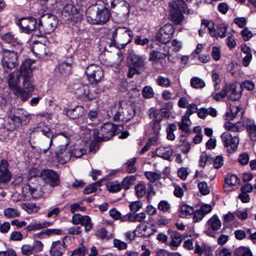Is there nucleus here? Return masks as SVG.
Returning a JSON list of instances; mask_svg holds the SVG:
<instances>
[{"mask_svg": "<svg viewBox=\"0 0 256 256\" xmlns=\"http://www.w3.org/2000/svg\"><path fill=\"white\" fill-rule=\"evenodd\" d=\"M18 24L22 30L26 32L34 30L36 28V20L32 18H24L19 20Z\"/></svg>", "mask_w": 256, "mask_h": 256, "instance_id": "18", "label": "nucleus"}, {"mask_svg": "<svg viewBox=\"0 0 256 256\" xmlns=\"http://www.w3.org/2000/svg\"><path fill=\"white\" fill-rule=\"evenodd\" d=\"M168 233L171 239L170 245L175 247L179 246L184 238L182 234L176 231H173L170 230H168Z\"/></svg>", "mask_w": 256, "mask_h": 256, "instance_id": "29", "label": "nucleus"}, {"mask_svg": "<svg viewBox=\"0 0 256 256\" xmlns=\"http://www.w3.org/2000/svg\"><path fill=\"white\" fill-rule=\"evenodd\" d=\"M54 16L47 13L42 16V18L39 20L38 24H42V22L43 21L46 26H51L52 28H53L54 26V23L52 21H54Z\"/></svg>", "mask_w": 256, "mask_h": 256, "instance_id": "42", "label": "nucleus"}, {"mask_svg": "<svg viewBox=\"0 0 256 256\" xmlns=\"http://www.w3.org/2000/svg\"><path fill=\"white\" fill-rule=\"evenodd\" d=\"M176 126L174 123L168 124L166 129V138L170 140H174L175 139V135L174 132L176 130Z\"/></svg>", "mask_w": 256, "mask_h": 256, "instance_id": "47", "label": "nucleus"}, {"mask_svg": "<svg viewBox=\"0 0 256 256\" xmlns=\"http://www.w3.org/2000/svg\"><path fill=\"white\" fill-rule=\"evenodd\" d=\"M81 126H80V130L84 134H89L88 138L90 139L92 138V135L93 136V138L94 140H96L94 138V135H96V129H92L90 128H88V126L87 123H84V118H82L80 120Z\"/></svg>", "mask_w": 256, "mask_h": 256, "instance_id": "35", "label": "nucleus"}, {"mask_svg": "<svg viewBox=\"0 0 256 256\" xmlns=\"http://www.w3.org/2000/svg\"><path fill=\"white\" fill-rule=\"evenodd\" d=\"M208 228L204 233L211 237H215L216 232L222 226L221 222L216 214H214L207 222Z\"/></svg>", "mask_w": 256, "mask_h": 256, "instance_id": "14", "label": "nucleus"}, {"mask_svg": "<svg viewBox=\"0 0 256 256\" xmlns=\"http://www.w3.org/2000/svg\"><path fill=\"white\" fill-rule=\"evenodd\" d=\"M135 180V177L134 176L126 177L123 179L120 184L122 188L124 190L128 189L134 184Z\"/></svg>", "mask_w": 256, "mask_h": 256, "instance_id": "51", "label": "nucleus"}, {"mask_svg": "<svg viewBox=\"0 0 256 256\" xmlns=\"http://www.w3.org/2000/svg\"><path fill=\"white\" fill-rule=\"evenodd\" d=\"M13 93L18 98H20L22 101H26L32 94L23 88L19 86L12 90Z\"/></svg>", "mask_w": 256, "mask_h": 256, "instance_id": "30", "label": "nucleus"}, {"mask_svg": "<svg viewBox=\"0 0 256 256\" xmlns=\"http://www.w3.org/2000/svg\"><path fill=\"white\" fill-rule=\"evenodd\" d=\"M33 52L38 58H43L46 56L48 53V48L46 46L38 42H35L32 48Z\"/></svg>", "mask_w": 256, "mask_h": 256, "instance_id": "28", "label": "nucleus"}, {"mask_svg": "<svg viewBox=\"0 0 256 256\" xmlns=\"http://www.w3.org/2000/svg\"><path fill=\"white\" fill-rule=\"evenodd\" d=\"M138 236L143 238H148L156 232V230L152 226H142L139 224L136 228Z\"/></svg>", "mask_w": 256, "mask_h": 256, "instance_id": "26", "label": "nucleus"}, {"mask_svg": "<svg viewBox=\"0 0 256 256\" xmlns=\"http://www.w3.org/2000/svg\"><path fill=\"white\" fill-rule=\"evenodd\" d=\"M76 94L81 97L90 98L89 96V86L86 84H82L75 90Z\"/></svg>", "mask_w": 256, "mask_h": 256, "instance_id": "38", "label": "nucleus"}, {"mask_svg": "<svg viewBox=\"0 0 256 256\" xmlns=\"http://www.w3.org/2000/svg\"><path fill=\"white\" fill-rule=\"evenodd\" d=\"M227 96L232 101H236L242 96V89L236 83L226 84Z\"/></svg>", "mask_w": 256, "mask_h": 256, "instance_id": "16", "label": "nucleus"}, {"mask_svg": "<svg viewBox=\"0 0 256 256\" xmlns=\"http://www.w3.org/2000/svg\"><path fill=\"white\" fill-rule=\"evenodd\" d=\"M149 116L152 118L150 126L154 135H159L161 130L160 122L163 118V115L158 110L154 108L150 110Z\"/></svg>", "mask_w": 256, "mask_h": 256, "instance_id": "11", "label": "nucleus"}, {"mask_svg": "<svg viewBox=\"0 0 256 256\" xmlns=\"http://www.w3.org/2000/svg\"><path fill=\"white\" fill-rule=\"evenodd\" d=\"M224 128L228 130L233 132H240L243 130V126L238 124H233L230 122H226L224 124Z\"/></svg>", "mask_w": 256, "mask_h": 256, "instance_id": "45", "label": "nucleus"}, {"mask_svg": "<svg viewBox=\"0 0 256 256\" xmlns=\"http://www.w3.org/2000/svg\"><path fill=\"white\" fill-rule=\"evenodd\" d=\"M194 252L199 256H201L204 252L206 256H214L211 248L204 243L200 244L196 242Z\"/></svg>", "mask_w": 256, "mask_h": 256, "instance_id": "27", "label": "nucleus"}, {"mask_svg": "<svg viewBox=\"0 0 256 256\" xmlns=\"http://www.w3.org/2000/svg\"><path fill=\"white\" fill-rule=\"evenodd\" d=\"M73 59L72 56L58 64V69L62 73L68 74L72 69Z\"/></svg>", "mask_w": 256, "mask_h": 256, "instance_id": "32", "label": "nucleus"}, {"mask_svg": "<svg viewBox=\"0 0 256 256\" xmlns=\"http://www.w3.org/2000/svg\"><path fill=\"white\" fill-rule=\"evenodd\" d=\"M40 177L50 186L56 187L60 184V176L51 169H44L40 173Z\"/></svg>", "mask_w": 256, "mask_h": 256, "instance_id": "10", "label": "nucleus"}, {"mask_svg": "<svg viewBox=\"0 0 256 256\" xmlns=\"http://www.w3.org/2000/svg\"><path fill=\"white\" fill-rule=\"evenodd\" d=\"M108 190L112 192H117L122 188L121 184L118 181L110 182L107 183Z\"/></svg>", "mask_w": 256, "mask_h": 256, "instance_id": "48", "label": "nucleus"}, {"mask_svg": "<svg viewBox=\"0 0 256 256\" xmlns=\"http://www.w3.org/2000/svg\"><path fill=\"white\" fill-rule=\"evenodd\" d=\"M9 120L12 122V126L9 128L10 129H15L17 126L23 124L16 113L13 116H9Z\"/></svg>", "mask_w": 256, "mask_h": 256, "instance_id": "59", "label": "nucleus"}, {"mask_svg": "<svg viewBox=\"0 0 256 256\" xmlns=\"http://www.w3.org/2000/svg\"><path fill=\"white\" fill-rule=\"evenodd\" d=\"M122 112V108L120 104H114L109 108L106 114L108 118H112L114 121H118L120 120V114Z\"/></svg>", "mask_w": 256, "mask_h": 256, "instance_id": "24", "label": "nucleus"}, {"mask_svg": "<svg viewBox=\"0 0 256 256\" xmlns=\"http://www.w3.org/2000/svg\"><path fill=\"white\" fill-rule=\"evenodd\" d=\"M228 30V26L224 24H219L216 25V38L218 39L219 37L224 38L226 36Z\"/></svg>", "mask_w": 256, "mask_h": 256, "instance_id": "44", "label": "nucleus"}, {"mask_svg": "<svg viewBox=\"0 0 256 256\" xmlns=\"http://www.w3.org/2000/svg\"><path fill=\"white\" fill-rule=\"evenodd\" d=\"M222 141L224 146L227 148L230 152H235L239 144V138L237 136H232L228 132H225L221 135Z\"/></svg>", "mask_w": 256, "mask_h": 256, "instance_id": "12", "label": "nucleus"}, {"mask_svg": "<svg viewBox=\"0 0 256 256\" xmlns=\"http://www.w3.org/2000/svg\"><path fill=\"white\" fill-rule=\"evenodd\" d=\"M40 4L43 6V10L46 11L47 10H51L53 6L56 3V0H38Z\"/></svg>", "mask_w": 256, "mask_h": 256, "instance_id": "55", "label": "nucleus"}, {"mask_svg": "<svg viewBox=\"0 0 256 256\" xmlns=\"http://www.w3.org/2000/svg\"><path fill=\"white\" fill-rule=\"evenodd\" d=\"M194 212V208L187 204H182L179 210V216L182 218H186L190 216Z\"/></svg>", "mask_w": 256, "mask_h": 256, "instance_id": "37", "label": "nucleus"}, {"mask_svg": "<svg viewBox=\"0 0 256 256\" xmlns=\"http://www.w3.org/2000/svg\"><path fill=\"white\" fill-rule=\"evenodd\" d=\"M43 248V244L40 241L36 240L32 245L28 244L22 245L21 247V252L23 255L28 256L42 252Z\"/></svg>", "mask_w": 256, "mask_h": 256, "instance_id": "15", "label": "nucleus"}, {"mask_svg": "<svg viewBox=\"0 0 256 256\" xmlns=\"http://www.w3.org/2000/svg\"><path fill=\"white\" fill-rule=\"evenodd\" d=\"M72 134L70 132H63L58 134L56 137V148L55 157L58 162L64 164L70 160L73 156L72 151L68 148Z\"/></svg>", "mask_w": 256, "mask_h": 256, "instance_id": "1", "label": "nucleus"}, {"mask_svg": "<svg viewBox=\"0 0 256 256\" xmlns=\"http://www.w3.org/2000/svg\"><path fill=\"white\" fill-rule=\"evenodd\" d=\"M85 73L92 84H97L104 78V72L102 68L95 64H90L86 69Z\"/></svg>", "mask_w": 256, "mask_h": 256, "instance_id": "8", "label": "nucleus"}, {"mask_svg": "<svg viewBox=\"0 0 256 256\" xmlns=\"http://www.w3.org/2000/svg\"><path fill=\"white\" fill-rule=\"evenodd\" d=\"M224 188L226 191L232 190V188H230V186L236 185L239 182V179L237 176L234 174H228L224 179Z\"/></svg>", "mask_w": 256, "mask_h": 256, "instance_id": "31", "label": "nucleus"}, {"mask_svg": "<svg viewBox=\"0 0 256 256\" xmlns=\"http://www.w3.org/2000/svg\"><path fill=\"white\" fill-rule=\"evenodd\" d=\"M174 32L173 26L171 24H166L160 28L156 34L154 40L161 44H166L171 40Z\"/></svg>", "mask_w": 256, "mask_h": 256, "instance_id": "7", "label": "nucleus"}, {"mask_svg": "<svg viewBox=\"0 0 256 256\" xmlns=\"http://www.w3.org/2000/svg\"><path fill=\"white\" fill-rule=\"evenodd\" d=\"M83 108L80 106H76L74 108L68 110L66 115L72 119H76L82 116L83 114Z\"/></svg>", "mask_w": 256, "mask_h": 256, "instance_id": "36", "label": "nucleus"}, {"mask_svg": "<svg viewBox=\"0 0 256 256\" xmlns=\"http://www.w3.org/2000/svg\"><path fill=\"white\" fill-rule=\"evenodd\" d=\"M52 224V222H44L38 223L32 222L26 226V228L28 231H32L35 230H40L50 226Z\"/></svg>", "mask_w": 256, "mask_h": 256, "instance_id": "39", "label": "nucleus"}, {"mask_svg": "<svg viewBox=\"0 0 256 256\" xmlns=\"http://www.w3.org/2000/svg\"><path fill=\"white\" fill-rule=\"evenodd\" d=\"M24 124H27L30 120L29 114L22 108H18L14 112Z\"/></svg>", "mask_w": 256, "mask_h": 256, "instance_id": "43", "label": "nucleus"}, {"mask_svg": "<svg viewBox=\"0 0 256 256\" xmlns=\"http://www.w3.org/2000/svg\"><path fill=\"white\" fill-rule=\"evenodd\" d=\"M4 214L8 218H14L20 216V212L16 208H6L4 211Z\"/></svg>", "mask_w": 256, "mask_h": 256, "instance_id": "53", "label": "nucleus"}, {"mask_svg": "<svg viewBox=\"0 0 256 256\" xmlns=\"http://www.w3.org/2000/svg\"><path fill=\"white\" fill-rule=\"evenodd\" d=\"M22 70L23 77V88L32 94L35 88V84L32 78L30 60H26L22 64Z\"/></svg>", "mask_w": 256, "mask_h": 256, "instance_id": "3", "label": "nucleus"}, {"mask_svg": "<svg viewBox=\"0 0 256 256\" xmlns=\"http://www.w3.org/2000/svg\"><path fill=\"white\" fill-rule=\"evenodd\" d=\"M166 54H163L156 50H152L150 53L149 60L152 62L153 64L160 63L162 68H164L166 64L165 58Z\"/></svg>", "mask_w": 256, "mask_h": 256, "instance_id": "21", "label": "nucleus"}, {"mask_svg": "<svg viewBox=\"0 0 256 256\" xmlns=\"http://www.w3.org/2000/svg\"><path fill=\"white\" fill-rule=\"evenodd\" d=\"M156 154L159 157L165 160H168L173 153V150L170 148L160 146L156 148Z\"/></svg>", "mask_w": 256, "mask_h": 256, "instance_id": "34", "label": "nucleus"}, {"mask_svg": "<svg viewBox=\"0 0 256 256\" xmlns=\"http://www.w3.org/2000/svg\"><path fill=\"white\" fill-rule=\"evenodd\" d=\"M145 176L151 182H154L156 180H158L160 177V174L152 172H145Z\"/></svg>", "mask_w": 256, "mask_h": 256, "instance_id": "62", "label": "nucleus"}, {"mask_svg": "<svg viewBox=\"0 0 256 256\" xmlns=\"http://www.w3.org/2000/svg\"><path fill=\"white\" fill-rule=\"evenodd\" d=\"M2 40L7 43H10L13 46H16L19 42L17 40V38H15L11 32H8L2 36Z\"/></svg>", "mask_w": 256, "mask_h": 256, "instance_id": "56", "label": "nucleus"}, {"mask_svg": "<svg viewBox=\"0 0 256 256\" xmlns=\"http://www.w3.org/2000/svg\"><path fill=\"white\" fill-rule=\"evenodd\" d=\"M116 128V126L112 123H105L100 130H96L94 138L98 140H108L115 134Z\"/></svg>", "mask_w": 256, "mask_h": 256, "instance_id": "6", "label": "nucleus"}, {"mask_svg": "<svg viewBox=\"0 0 256 256\" xmlns=\"http://www.w3.org/2000/svg\"><path fill=\"white\" fill-rule=\"evenodd\" d=\"M170 16V20L176 24H180L184 20V16L182 12H186L187 6L184 0L176 2L172 1L169 3Z\"/></svg>", "mask_w": 256, "mask_h": 256, "instance_id": "2", "label": "nucleus"}, {"mask_svg": "<svg viewBox=\"0 0 256 256\" xmlns=\"http://www.w3.org/2000/svg\"><path fill=\"white\" fill-rule=\"evenodd\" d=\"M102 121V117L96 110H90L88 114L87 117L84 118V123H87L88 126L92 127L98 124Z\"/></svg>", "mask_w": 256, "mask_h": 256, "instance_id": "20", "label": "nucleus"}, {"mask_svg": "<svg viewBox=\"0 0 256 256\" xmlns=\"http://www.w3.org/2000/svg\"><path fill=\"white\" fill-rule=\"evenodd\" d=\"M178 104L180 108H186V110H188L191 106H194L196 108V112L198 110L197 105L194 103L189 104L188 100L186 97L180 98L178 101Z\"/></svg>", "mask_w": 256, "mask_h": 256, "instance_id": "46", "label": "nucleus"}, {"mask_svg": "<svg viewBox=\"0 0 256 256\" xmlns=\"http://www.w3.org/2000/svg\"><path fill=\"white\" fill-rule=\"evenodd\" d=\"M135 190L138 198L142 197L146 193V188L144 184H139L136 186Z\"/></svg>", "mask_w": 256, "mask_h": 256, "instance_id": "64", "label": "nucleus"}, {"mask_svg": "<svg viewBox=\"0 0 256 256\" xmlns=\"http://www.w3.org/2000/svg\"><path fill=\"white\" fill-rule=\"evenodd\" d=\"M66 244L64 241H56L52 243L50 254L52 256H62L65 251Z\"/></svg>", "mask_w": 256, "mask_h": 256, "instance_id": "23", "label": "nucleus"}, {"mask_svg": "<svg viewBox=\"0 0 256 256\" xmlns=\"http://www.w3.org/2000/svg\"><path fill=\"white\" fill-rule=\"evenodd\" d=\"M130 66L136 68L139 72H144L145 70L144 58L134 53L130 52Z\"/></svg>", "mask_w": 256, "mask_h": 256, "instance_id": "19", "label": "nucleus"}, {"mask_svg": "<svg viewBox=\"0 0 256 256\" xmlns=\"http://www.w3.org/2000/svg\"><path fill=\"white\" fill-rule=\"evenodd\" d=\"M100 185L101 182L100 180L90 184L84 188V194H89L92 192H94L97 190L98 188Z\"/></svg>", "mask_w": 256, "mask_h": 256, "instance_id": "54", "label": "nucleus"}, {"mask_svg": "<svg viewBox=\"0 0 256 256\" xmlns=\"http://www.w3.org/2000/svg\"><path fill=\"white\" fill-rule=\"evenodd\" d=\"M40 131L44 136L41 140L40 150V152L46 153L52 146L53 139L56 140V137L58 136V134L56 136L53 135L50 132V128L47 126H44L41 128Z\"/></svg>", "mask_w": 256, "mask_h": 256, "instance_id": "9", "label": "nucleus"}, {"mask_svg": "<svg viewBox=\"0 0 256 256\" xmlns=\"http://www.w3.org/2000/svg\"><path fill=\"white\" fill-rule=\"evenodd\" d=\"M21 207L28 214L36 212L38 210V208L34 203H24L21 204Z\"/></svg>", "mask_w": 256, "mask_h": 256, "instance_id": "57", "label": "nucleus"}, {"mask_svg": "<svg viewBox=\"0 0 256 256\" xmlns=\"http://www.w3.org/2000/svg\"><path fill=\"white\" fill-rule=\"evenodd\" d=\"M135 110L132 106H128L124 110L122 109V112L120 114V120L123 122H126L133 118L135 115Z\"/></svg>", "mask_w": 256, "mask_h": 256, "instance_id": "33", "label": "nucleus"}, {"mask_svg": "<svg viewBox=\"0 0 256 256\" xmlns=\"http://www.w3.org/2000/svg\"><path fill=\"white\" fill-rule=\"evenodd\" d=\"M235 256H252L250 250L246 247L240 246L236 248L234 252Z\"/></svg>", "mask_w": 256, "mask_h": 256, "instance_id": "49", "label": "nucleus"}, {"mask_svg": "<svg viewBox=\"0 0 256 256\" xmlns=\"http://www.w3.org/2000/svg\"><path fill=\"white\" fill-rule=\"evenodd\" d=\"M249 136L252 141H256V125L254 122L250 121L246 124Z\"/></svg>", "mask_w": 256, "mask_h": 256, "instance_id": "41", "label": "nucleus"}, {"mask_svg": "<svg viewBox=\"0 0 256 256\" xmlns=\"http://www.w3.org/2000/svg\"><path fill=\"white\" fill-rule=\"evenodd\" d=\"M243 110L240 106H230V112L226 113V119L228 120H232L234 118H240L242 116Z\"/></svg>", "mask_w": 256, "mask_h": 256, "instance_id": "25", "label": "nucleus"}, {"mask_svg": "<svg viewBox=\"0 0 256 256\" xmlns=\"http://www.w3.org/2000/svg\"><path fill=\"white\" fill-rule=\"evenodd\" d=\"M111 14L109 10L106 6L102 8H97L95 15L88 16L92 22L94 24H102L110 19Z\"/></svg>", "mask_w": 256, "mask_h": 256, "instance_id": "13", "label": "nucleus"}, {"mask_svg": "<svg viewBox=\"0 0 256 256\" xmlns=\"http://www.w3.org/2000/svg\"><path fill=\"white\" fill-rule=\"evenodd\" d=\"M18 53L12 50H4L2 62L7 72L16 67L18 64Z\"/></svg>", "mask_w": 256, "mask_h": 256, "instance_id": "5", "label": "nucleus"}, {"mask_svg": "<svg viewBox=\"0 0 256 256\" xmlns=\"http://www.w3.org/2000/svg\"><path fill=\"white\" fill-rule=\"evenodd\" d=\"M143 96L146 98H150L154 96V92L150 86H146L142 90Z\"/></svg>", "mask_w": 256, "mask_h": 256, "instance_id": "61", "label": "nucleus"}, {"mask_svg": "<svg viewBox=\"0 0 256 256\" xmlns=\"http://www.w3.org/2000/svg\"><path fill=\"white\" fill-rule=\"evenodd\" d=\"M62 234V230L60 229L48 228L42 230L38 234V237L40 238H45L46 236L58 235Z\"/></svg>", "mask_w": 256, "mask_h": 256, "instance_id": "40", "label": "nucleus"}, {"mask_svg": "<svg viewBox=\"0 0 256 256\" xmlns=\"http://www.w3.org/2000/svg\"><path fill=\"white\" fill-rule=\"evenodd\" d=\"M22 76V66L20 70H15L13 72L10 73L8 76V85L9 88L12 90L16 88L18 86L20 83V77Z\"/></svg>", "mask_w": 256, "mask_h": 256, "instance_id": "22", "label": "nucleus"}, {"mask_svg": "<svg viewBox=\"0 0 256 256\" xmlns=\"http://www.w3.org/2000/svg\"><path fill=\"white\" fill-rule=\"evenodd\" d=\"M195 112L196 108L194 106H191L188 110H186L184 116L182 117V122L178 124L180 130L186 132L189 131L188 126L191 124L190 117Z\"/></svg>", "mask_w": 256, "mask_h": 256, "instance_id": "17", "label": "nucleus"}, {"mask_svg": "<svg viewBox=\"0 0 256 256\" xmlns=\"http://www.w3.org/2000/svg\"><path fill=\"white\" fill-rule=\"evenodd\" d=\"M74 6L70 4H68L63 8L62 14L66 18L72 14L74 12Z\"/></svg>", "mask_w": 256, "mask_h": 256, "instance_id": "60", "label": "nucleus"}, {"mask_svg": "<svg viewBox=\"0 0 256 256\" xmlns=\"http://www.w3.org/2000/svg\"><path fill=\"white\" fill-rule=\"evenodd\" d=\"M156 84L160 86L168 88L170 86L171 82L168 78L162 76H158L156 79Z\"/></svg>", "mask_w": 256, "mask_h": 256, "instance_id": "52", "label": "nucleus"}, {"mask_svg": "<svg viewBox=\"0 0 256 256\" xmlns=\"http://www.w3.org/2000/svg\"><path fill=\"white\" fill-rule=\"evenodd\" d=\"M190 86L196 89L202 88L206 86L204 82L198 77L192 78L190 80Z\"/></svg>", "mask_w": 256, "mask_h": 256, "instance_id": "50", "label": "nucleus"}, {"mask_svg": "<svg viewBox=\"0 0 256 256\" xmlns=\"http://www.w3.org/2000/svg\"><path fill=\"white\" fill-rule=\"evenodd\" d=\"M118 34L120 35V42H122L120 44L121 48L126 46V45L130 42L134 35V32L130 29L118 27L111 32L112 44L114 45L116 44V43L115 38L116 37Z\"/></svg>", "mask_w": 256, "mask_h": 256, "instance_id": "4", "label": "nucleus"}, {"mask_svg": "<svg viewBox=\"0 0 256 256\" xmlns=\"http://www.w3.org/2000/svg\"><path fill=\"white\" fill-rule=\"evenodd\" d=\"M80 224L84 226L86 232L90 231L92 226V223L90 217L88 216H84Z\"/></svg>", "mask_w": 256, "mask_h": 256, "instance_id": "58", "label": "nucleus"}, {"mask_svg": "<svg viewBox=\"0 0 256 256\" xmlns=\"http://www.w3.org/2000/svg\"><path fill=\"white\" fill-rule=\"evenodd\" d=\"M88 252V250L84 244H80V247L74 250L72 256H85Z\"/></svg>", "mask_w": 256, "mask_h": 256, "instance_id": "63", "label": "nucleus"}]
</instances>
